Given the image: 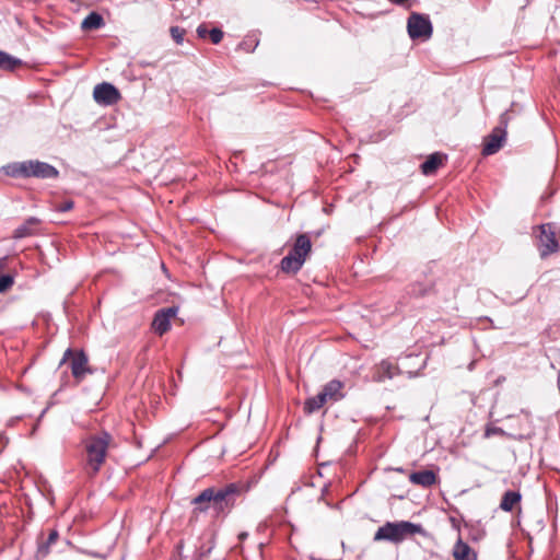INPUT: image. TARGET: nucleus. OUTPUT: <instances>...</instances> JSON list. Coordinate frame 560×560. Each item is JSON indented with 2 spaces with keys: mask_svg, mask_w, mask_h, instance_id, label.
Instances as JSON below:
<instances>
[{
  "mask_svg": "<svg viewBox=\"0 0 560 560\" xmlns=\"http://www.w3.org/2000/svg\"><path fill=\"white\" fill-rule=\"evenodd\" d=\"M58 532L52 529L50 530L49 535H48V538L45 542H40L38 545V549H37V558H44L46 557L48 553H49V547L54 544H56V541L58 540Z\"/></svg>",
  "mask_w": 560,
  "mask_h": 560,
  "instance_id": "obj_19",
  "label": "nucleus"
},
{
  "mask_svg": "<svg viewBox=\"0 0 560 560\" xmlns=\"http://www.w3.org/2000/svg\"><path fill=\"white\" fill-rule=\"evenodd\" d=\"M9 170L10 175L24 177L56 178L59 174L55 166L37 160L14 163L9 166Z\"/></svg>",
  "mask_w": 560,
  "mask_h": 560,
  "instance_id": "obj_5",
  "label": "nucleus"
},
{
  "mask_svg": "<svg viewBox=\"0 0 560 560\" xmlns=\"http://www.w3.org/2000/svg\"><path fill=\"white\" fill-rule=\"evenodd\" d=\"M236 487L229 485L221 489L207 488L191 500L192 514L212 510L217 516L228 513L234 504Z\"/></svg>",
  "mask_w": 560,
  "mask_h": 560,
  "instance_id": "obj_1",
  "label": "nucleus"
},
{
  "mask_svg": "<svg viewBox=\"0 0 560 560\" xmlns=\"http://www.w3.org/2000/svg\"><path fill=\"white\" fill-rule=\"evenodd\" d=\"M197 34L199 37L205 38L209 32L205 25H199L197 28Z\"/></svg>",
  "mask_w": 560,
  "mask_h": 560,
  "instance_id": "obj_27",
  "label": "nucleus"
},
{
  "mask_svg": "<svg viewBox=\"0 0 560 560\" xmlns=\"http://www.w3.org/2000/svg\"><path fill=\"white\" fill-rule=\"evenodd\" d=\"M13 284V278L9 275L0 277V292L7 291Z\"/></svg>",
  "mask_w": 560,
  "mask_h": 560,
  "instance_id": "obj_23",
  "label": "nucleus"
},
{
  "mask_svg": "<svg viewBox=\"0 0 560 560\" xmlns=\"http://www.w3.org/2000/svg\"><path fill=\"white\" fill-rule=\"evenodd\" d=\"M453 557L455 560H477L475 551L462 538L454 545Z\"/></svg>",
  "mask_w": 560,
  "mask_h": 560,
  "instance_id": "obj_14",
  "label": "nucleus"
},
{
  "mask_svg": "<svg viewBox=\"0 0 560 560\" xmlns=\"http://www.w3.org/2000/svg\"><path fill=\"white\" fill-rule=\"evenodd\" d=\"M407 0H394V2L398 3V4H402L404 2H406Z\"/></svg>",
  "mask_w": 560,
  "mask_h": 560,
  "instance_id": "obj_29",
  "label": "nucleus"
},
{
  "mask_svg": "<svg viewBox=\"0 0 560 560\" xmlns=\"http://www.w3.org/2000/svg\"><path fill=\"white\" fill-rule=\"evenodd\" d=\"M505 130L502 128H494L493 131L486 138L482 154L491 155L497 153L503 145L505 140Z\"/></svg>",
  "mask_w": 560,
  "mask_h": 560,
  "instance_id": "obj_11",
  "label": "nucleus"
},
{
  "mask_svg": "<svg viewBox=\"0 0 560 560\" xmlns=\"http://www.w3.org/2000/svg\"><path fill=\"white\" fill-rule=\"evenodd\" d=\"M343 383L338 380L328 382L322 389L327 399L331 402L338 401L343 398Z\"/></svg>",
  "mask_w": 560,
  "mask_h": 560,
  "instance_id": "obj_13",
  "label": "nucleus"
},
{
  "mask_svg": "<svg viewBox=\"0 0 560 560\" xmlns=\"http://www.w3.org/2000/svg\"><path fill=\"white\" fill-rule=\"evenodd\" d=\"M177 310L174 307L163 308L159 311L154 319L152 322V328L153 330L159 334L163 335L170 329L171 326V319L176 316Z\"/></svg>",
  "mask_w": 560,
  "mask_h": 560,
  "instance_id": "obj_10",
  "label": "nucleus"
},
{
  "mask_svg": "<svg viewBox=\"0 0 560 560\" xmlns=\"http://www.w3.org/2000/svg\"><path fill=\"white\" fill-rule=\"evenodd\" d=\"M21 65V60L10 56L9 54L0 50V68L4 70H13Z\"/></svg>",
  "mask_w": 560,
  "mask_h": 560,
  "instance_id": "obj_20",
  "label": "nucleus"
},
{
  "mask_svg": "<svg viewBox=\"0 0 560 560\" xmlns=\"http://www.w3.org/2000/svg\"><path fill=\"white\" fill-rule=\"evenodd\" d=\"M429 292V288L428 287H421V285H418V284H413L412 285V290H411V293L415 294V295H424Z\"/></svg>",
  "mask_w": 560,
  "mask_h": 560,
  "instance_id": "obj_26",
  "label": "nucleus"
},
{
  "mask_svg": "<svg viewBox=\"0 0 560 560\" xmlns=\"http://www.w3.org/2000/svg\"><path fill=\"white\" fill-rule=\"evenodd\" d=\"M409 481L413 485L429 488L436 483L438 476L432 470H420L409 475Z\"/></svg>",
  "mask_w": 560,
  "mask_h": 560,
  "instance_id": "obj_12",
  "label": "nucleus"
},
{
  "mask_svg": "<svg viewBox=\"0 0 560 560\" xmlns=\"http://www.w3.org/2000/svg\"><path fill=\"white\" fill-rule=\"evenodd\" d=\"M171 35L177 44H182L184 40L185 31L178 26L171 27Z\"/></svg>",
  "mask_w": 560,
  "mask_h": 560,
  "instance_id": "obj_22",
  "label": "nucleus"
},
{
  "mask_svg": "<svg viewBox=\"0 0 560 560\" xmlns=\"http://www.w3.org/2000/svg\"><path fill=\"white\" fill-rule=\"evenodd\" d=\"M94 101L104 106L116 104L120 100L119 91L110 83L103 82L93 90Z\"/></svg>",
  "mask_w": 560,
  "mask_h": 560,
  "instance_id": "obj_9",
  "label": "nucleus"
},
{
  "mask_svg": "<svg viewBox=\"0 0 560 560\" xmlns=\"http://www.w3.org/2000/svg\"><path fill=\"white\" fill-rule=\"evenodd\" d=\"M522 495L518 491H506L500 502V509L504 512H512L521 502Z\"/></svg>",
  "mask_w": 560,
  "mask_h": 560,
  "instance_id": "obj_15",
  "label": "nucleus"
},
{
  "mask_svg": "<svg viewBox=\"0 0 560 560\" xmlns=\"http://www.w3.org/2000/svg\"><path fill=\"white\" fill-rule=\"evenodd\" d=\"M238 537H240V539L243 540L247 537V533H241Z\"/></svg>",
  "mask_w": 560,
  "mask_h": 560,
  "instance_id": "obj_28",
  "label": "nucleus"
},
{
  "mask_svg": "<svg viewBox=\"0 0 560 560\" xmlns=\"http://www.w3.org/2000/svg\"><path fill=\"white\" fill-rule=\"evenodd\" d=\"M104 25V20L101 14L91 12L81 23L84 31L97 30Z\"/></svg>",
  "mask_w": 560,
  "mask_h": 560,
  "instance_id": "obj_18",
  "label": "nucleus"
},
{
  "mask_svg": "<svg viewBox=\"0 0 560 560\" xmlns=\"http://www.w3.org/2000/svg\"><path fill=\"white\" fill-rule=\"evenodd\" d=\"M209 36L213 44H219L223 38V32L220 28H212Z\"/></svg>",
  "mask_w": 560,
  "mask_h": 560,
  "instance_id": "obj_24",
  "label": "nucleus"
},
{
  "mask_svg": "<svg viewBox=\"0 0 560 560\" xmlns=\"http://www.w3.org/2000/svg\"><path fill=\"white\" fill-rule=\"evenodd\" d=\"M112 436L103 432L89 436L84 444L86 451V467L90 474H96L104 464Z\"/></svg>",
  "mask_w": 560,
  "mask_h": 560,
  "instance_id": "obj_3",
  "label": "nucleus"
},
{
  "mask_svg": "<svg viewBox=\"0 0 560 560\" xmlns=\"http://www.w3.org/2000/svg\"><path fill=\"white\" fill-rule=\"evenodd\" d=\"M537 246L542 257H546L558 250L559 241L556 226L550 223L539 226Z\"/></svg>",
  "mask_w": 560,
  "mask_h": 560,
  "instance_id": "obj_7",
  "label": "nucleus"
},
{
  "mask_svg": "<svg viewBox=\"0 0 560 560\" xmlns=\"http://www.w3.org/2000/svg\"><path fill=\"white\" fill-rule=\"evenodd\" d=\"M408 34L412 39H428L432 34V25L430 20L419 13H412L408 19Z\"/></svg>",
  "mask_w": 560,
  "mask_h": 560,
  "instance_id": "obj_8",
  "label": "nucleus"
},
{
  "mask_svg": "<svg viewBox=\"0 0 560 560\" xmlns=\"http://www.w3.org/2000/svg\"><path fill=\"white\" fill-rule=\"evenodd\" d=\"M69 361L72 376L77 381H82L88 374L92 373L89 365V359L83 351H73L67 349L63 353L61 364Z\"/></svg>",
  "mask_w": 560,
  "mask_h": 560,
  "instance_id": "obj_6",
  "label": "nucleus"
},
{
  "mask_svg": "<svg viewBox=\"0 0 560 560\" xmlns=\"http://www.w3.org/2000/svg\"><path fill=\"white\" fill-rule=\"evenodd\" d=\"M442 163L443 155L440 153H433L421 164V171L424 175H431L442 165Z\"/></svg>",
  "mask_w": 560,
  "mask_h": 560,
  "instance_id": "obj_17",
  "label": "nucleus"
},
{
  "mask_svg": "<svg viewBox=\"0 0 560 560\" xmlns=\"http://www.w3.org/2000/svg\"><path fill=\"white\" fill-rule=\"evenodd\" d=\"M329 400L325 396L323 392L318 393L316 396L311 397L305 400L304 402V412L307 415L314 413L318 411L325 404H327Z\"/></svg>",
  "mask_w": 560,
  "mask_h": 560,
  "instance_id": "obj_16",
  "label": "nucleus"
},
{
  "mask_svg": "<svg viewBox=\"0 0 560 560\" xmlns=\"http://www.w3.org/2000/svg\"><path fill=\"white\" fill-rule=\"evenodd\" d=\"M36 219H30L25 224L19 226L15 231H14V238H23V237H26L28 235H31V229H30V224H34L36 223Z\"/></svg>",
  "mask_w": 560,
  "mask_h": 560,
  "instance_id": "obj_21",
  "label": "nucleus"
},
{
  "mask_svg": "<svg viewBox=\"0 0 560 560\" xmlns=\"http://www.w3.org/2000/svg\"><path fill=\"white\" fill-rule=\"evenodd\" d=\"M312 252V242L307 234L302 233L295 237L292 249L281 259L280 267L285 273H296Z\"/></svg>",
  "mask_w": 560,
  "mask_h": 560,
  "instance_id": "obj_2",
  "label": "nucleus"
},
{
  "mask_svg": "<svg viewBox=\"0 0 560 560\" xmlns=\"http://www.w3.org/2000/svg\"><path fill=\"white\" fill-rule=\"evenodd\" d=\"M421 532L422 527L411 522H387L376 530L373 539L374 541L387 540L399 544L407 537Z\"/></svg>",
  "mask_w": 560,
  "mask_h": 560,
  "instance_id": "obj_4",
  "label": "nucleus"
},
{
  "mask_svg": "<svg viewBox=\"0 0 560 560\" xmlns=\"http://www.w3.org/2000/svg\"><path fill=\"white\" fill-rule=\"evenodd\" d=\"M72 208H73V201H71V200H66L56 207L57 211H59V212H67V211H70Z\"/></svg>",
  "mask_w": 560,
  "mask_h": 560,
  "instance_id": "obj_25",
  "label": "nucleus"
}]
</instances>
